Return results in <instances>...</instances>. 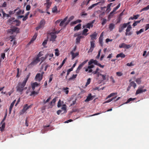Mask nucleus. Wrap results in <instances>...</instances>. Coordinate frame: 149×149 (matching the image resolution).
Here are the masks:
<instances>
[{
    "label": "nucleus",
    "mask_w": 149,
    "mask_h": 149,
    "mask_svg": "<svg viewBox=\"0 0 149 149\" xmlns=\"http://www.w3.org/2000/svg\"><path fill=\"white\" fill-rule=\"evenodd\" d=\"M16 102V100H14L13 102L10 105V108H13V107Z\"/></svg>",
    "instance_id": "51"
},
{
    "label": "nucleus",
    "mask_w": 149,
    "mask_h": 149,
    "mask_svg": "<svg viewBox=\"0 0 149 149\" xmlns=\"http://www.w3.org/2000/svg\"><path fill=\"white\" fill-rule=\"evenodd\" d=\"M101 51V49H100L99 50V51L98 52V54L97 56L96 57V58H97V59L99 58L100 57V56Z\"/></svg>",
    "instance_id": "58"
},
{
    "label": "nucleus",
    "mask_w": 149,
    "mask_h": 149,
    "mask_svg": "<svg viewBox=\"0 0 149 149\" xmlns=\"http://www.w3.org/2000/svg\"><path fill=\"white\" fill-rule=\"evenodd\" d=\"M127 27L126 24H120L119 28V32H121L124 28Z\"/></svg>",
    "instance_id": "7"
},
{
    "label": "nucleus",
    "mask_w": 149,
    "mask_h": 149,
    "mask_svg": "<svg viewBox=\"0 0 149 149\" xmlns=\"http://www.w3.org/2000/svg\"><path fill=\"white\" fill-rule=\"evenodd\" d=\"M45 21L44 19L41 20L40 23L39 25L41 27H43L45 24Z\"/></svg>",
    "instance_id": "28"
},
{
    "label": "nucleus",
    "mask_w": 149,
    "mask_h": 149,
    "mask_svg": "<svg viewBox=\"0 0 149 149\" xmlns=\"http://www.w3.org/2000/svg\"><path fill=\"white\" fill-rule=\"evenodd\" d=\"M130 85L131 87L133 86L134 88H135L136 86V84L134 81L131 82L130 84Z\"/></svg>",
    "instance_id": "33"
},
{
    "label": "nucleus",
    "mask_w": 149,
    "mask_h": 149,
    "mask_svg": "<svg viewBox=\"0 0 149 149\" xmlns=\"http://www.w3.org/2000/svg\"><path fill=\"white\" fill-rule=\"evenodd\" d=\"M26 84L24 81L22 83L19 82L18 83L16 87L17 91L20 92H22L24 89V87L25 86Z\"/></svg>",
    "instance_id": "1"
},
{
    "label": "nucleus",
    "mask_w": 149,
    "mask_h": 149,
    "mask_svg": "<svg viewBox=\"0 0 149 149\" xmlns=\"http://www.w3.org/2000/svg\"><path fill=\"white\" fill-rule=\"evenodd\" d=\"M92 63H94L95 64L97 65L99 63L96 60H94L93 59H91L88 62V65H91Z\"/></svg>",
    "instance_id": "9"
},
{
    "label": "nucleus",
    "mask_w": 149,
    "mask_h": 149,
    "mask_svg": "<svg viewBox=\"0 0 149 149\" xmlns=\"http://www.w3.org/2000/svg\"><path fill=\"white\" fill-rule=\"evenodd\" d=\"M141 20H138L137 21H134V23H133V26L134 27L135 26L137 25L141 21Z\"/></svg>",
    "instance_id": "39"
},
{
    "label": "nucleus",
    "mask_w": 149,
    "mask_h": 149,
    "mask_svg": "<svg viewBox=\"0 0 149 149\" xmlns=\"http://www.w3.org/2000/svg\"><path fill=\"white\" fill-rule=\"evenodd\" d=\"M88 61V60L87 59L81 63L78 66L76 71V72L77 74L79 73V71L84 65Z\"/></svg>",
    "instance_id": "2"
},
{
    "label": "nucleus",
    "mask_w": 149,
    "mask_h": 149,
    "mask_svg": "<svg viewBox=\"0 0 149 149\" xmlns=\"http://www.w3.org/2000/svg\"><path fill=\"white\" fill-rule=\"evenodd\" d=\"M46 2L45 3L47 9H49L51 6L52 3L49 0H46Z\"/></svg>",
    "instance_id": "14"
},
{
    "label": "nucleus",
    "mask_w": 149,
    "mask_h": 149,
    "mask_svg": "<svg viewBox=\"0 0 149 149\" xmlns=\"http://www.w3.org/2000/svg\"><path fill=\"white\" fill-rule=\"evenodd\" d=\"M48 55H49L48 54H47L45 55V57H42L40 58V61H41V62L40 63L43 61H44L47 57Z\"/></svg>",
    "instance_id": "32"
},
{
    "label": "nucleus",
    "mask_w": 149,
    "mask_h": 149,
    "mask_svg": "<svg viewBox=\"0 0 149 149\" xmlns=\"http://www.w3.org/2000/svg\"><path fill=\"white\" fill-rule=\"evenodd\" d=\"M116 94H117V93H111V94H110L108 96L107 98H110Z\"/></svg>",
    "instance_id": "52"
},
{
    "label": "nucleus",
    "mask_w": 149,
    "mask_h": 149,
    "mask_svg": "<svg viewBox=\"0 0 149 149\" xmlns=\"http://www.w3.org/2000/svg\"><path fill=\"white\" fill-rule=\"evenodd\" d=\"M13 32H16L17 33L19 32V29L17 27H14L12 28L11 29Z\"/></svg>",
    "instance_id": "26"
},
{
    "label": "nucleus",
    "mask_w": 149,
    "mask_h": 149,
    "mask_svg": "<svg viewBox=\"0 0 149 149\" xmlns=\"http://www.w3.org/2000/svg\"><path fill=\"white\" fill-rule=\"evenodd\" d=\"M2 13L3 14V17L4 18L5 17H9V15L8 14H7L4 13V11L3 10L2 11Z\"/></svg>",
    "instance_id": "42"
},
{
    "label": "nucleus",
    "mask_w": 149,
    "mask_h": 149,
    "mask_svg": "<svg viewBox=\"0 0 149 149\" xmlns=\"http://www.w3.org/2000/svg\"><path fill=\"white\" fill-rule=\"evenodd\" d=\"M90 43L91 47L88 51V52H92L95 47V41H91L90 42Z\"/></svg>",
    "instance_id": "6"
},
{
    "label": "nucleus",
    "mask_w": 149,
    "mask_h": 149,
    "mask_svg": "<svg viewBox=\"0 0 149 149\" xmlns=\"http://www.w3.org/2000/svg\"><path fill=\"white\" fill-rule=\"evenodd\" d=\"M102 25L103 26L107 22V19L104 18H103L102 19Z\"/></svg>",
    "instance_id": "37"
},
{
    "label": "nucleus",
    "mask_w": 149,
    "mask_h": 149,
    "mask_svg": "<svg viewBox=\"0 0 149 149\" xmlns=\"http://www.w3.org/2000/svg\"><path fill=\"white\" fill-rule=\"evenodd\" d=\"M131 47L130 45H127L125 43H122L120 44L119 45V47L120 48H123L126 49L130 48Z\"/></svg>",
    "instance_id": "5"
},
{
    "label": "nucleus",
    "mask_w": 149,
    "mask_h": 149,
    "mask_svg": "<svg viewBox=\"0 0 149 149\" xmlns=\"http://www.w3.org/2000/svg\"><path fill=\"white\" fill-rule=\"evenodd\" d=\"M51 98L50 97H49L46 100H44L43 101V103L44 104H45L46 103L49 102V101L51 99Z\"/></svg>",
    "instance_id": "55"
},
{
    "label": "nucleus",
    "mask_w": 149,
    "mask_h": 149,
    "mask_svg": "<svg viewBox=\"0 0 149 149\" xmlns=\"http://www.w3.org/2000/svg\"><path fill=\"white\" fill-rule=\"evenodd\" d=\"M29 77V75H28L27 76L26 78H25L24 79V80L23 81L24 82H25L26 83L27 81H28V80Z\"/></svg>",
    "instance_id": "60"
},
{
    "label": "nucleus",
    "mask_w": 149,
    "mask_h": 149,
    "mask_svg": "<svg viewBox=\"0 0 149 149\" xmlns=\"http://www.w3.org/2000/svg\"><path fill=\"white\" fill-rule=\"evenodd\" d=\"M116 98V97H113V98H111V99H110L106 101L105 102V103H109V102H111V101H112L113 100L115 99Z\"/></svg>",
    "instance_id": "49"
},
{
    "label": "nucleus",
    "mask_w": 149,
    "mask_h": 149,
    "mask_svg": "<svg viewBox=\"0 0 149 149\" xmlns=\"http://www.w3.org/2000/svg\"><path fill=\"white\" fill-rule=\"evenodd\" d=\"M74 18V16H71V17H70L68 20H69V22H70L71 21L73 20Z\"/></svg>",
    "instance_id": "64"
},
{
    "label": "nucleus",
    "mask_w": 149,
    "mask_h": 149,
    "mask_svg": "<svg viewBox=\"0 0 149 149\" xmlns=\"http://www.w3.org/2000/svg\"><path fill=\"white\" fill-rule=\"evenodd\" d=\"M81 20L80 19H77L75 21L72 22L70 23V25L71 26H72L76 24L77 23L81 22Z\"/></svg>",
    "instance_id": "15"
},
{
    "label": "nucleus",
    "mask_w": 149,
    "mask_h": 149,
    "mask_svg": "<svg viewBox=\"0 0 149 149\" xmlns=\"http://www.w3.org/2000/svg\"><path fill=\"white\" fill-rule=\"evenodd\" d=\"M40 52L39 54H38L36 59L32 62L31 63V64L35 65L37 64L40 61V60L39 58L41 56V55H40Z\"/></svg>",
    "instance_id": "4"
},
{
    "label": "nucleus",
    "mask_w": 149,
    "mask_h": 149,
    "mask_svg": "<svg viewBox=\"0 0 149 149\" xmlns=\"http://www.w3.org/2000/svg\"><path fill=\"white\" fill-rule=\"evenodd\" d=\"M105 14V13L104 12H103L102 13L99 15V17L100 18H102L103 16H104V15Z\"/></svg>",
    "instance_id": "63"
},
{
    "label": "nucleus",
    "mask_w": 149,
    "mask_h": 149,
    "mask_svg": "<svg viewBox=\"0 0 149 149\" xmlns=\"http://www.w3.org/2000/svg\"><path fill=\"white\" fill-rule=\"evenodd\" d=\"M1 124H2L1 126L0 127V130L1 132H2L4 130L5 128V123H3Z\"/></svg>",
    "instance_id": "30"
},
{
    "label": "nucleus",
    "mask_w": 149,
    "mask_h": 149,
    "mask_svg": "<svg viewBox=\"0 0 149 149\" xmlns=\"http://www.w3.org/2000/svg\"><path fill=\"white\" fill-rule=\"evenodd\" d=\"M136 82L138 84H140L141 83V78H137L136 81Z\"/></svg>",
    "instance_id": "54"
},
{
    "label": "nucleus",
    "mask_w": 149,
    "mask_h": 149,
    "mask_svg": "<svg viewBox=\"0 0 149 149\" xmlns=\"http://www.w3.org/2000/svg\"><path fill=\"white\" fill-rule=\"evenodd\" d=\"M106 74L107 73H106L105 74H99V75L102 77V78L103 81L106 80L107 79V80H108L109 79L108 77V76H107Z\"/></svg>",
    "instance_id": "19"
},
{
    "label": "nucleus",
    "mask_w": 149,
    "mask_h": 149,
    "mask_svg": "<svg viewBox=\"0 0 149 149\" xmlns=\"http://www.w3.org/2000/svg\"><path fill=\"white\" fill-rule=\"evenodd\" d=\"M43 77L40 75V73H38L36 76L35 79L40 81L42 79Z\"/></svg>",
    "instance_id": "8"
},
{
    "label": "nucleus",
    "mask_w": 149,
    "mask_h": 149,
    "mask_svg": "<svg viewBox=\"0 0 149 149\" xmlns=\"http://www.w3.org/2000/svg\"><path fill=\"white\" fill-rule=\"evenodd\" d=\"M116 74L118 76H121L123 75V74L121 72H116Z\"/></svg>",
    "instance_id": "57"
},
{
    "label": "nucleus",
    "mask_w": 149,
    "mask_h": 149,
    "mask_svg": "<svg viewBox=\"0 0 149 149\" xmlns=\"http://www.w3.org/2000/svg\"><path fill=\"white\" fill-rule=\"evenodd\" d=\"M135 98H130L126 102H125V104H127L130 102L131 101L134 100H135Z\"/></svg>",
    "instance_id": "45"
},
{
    "label": "nucleus",
    "mask_w": 149,
    "mask_h": 149,
    "mask_svg": "<svg viewBox=\"0 0 149 149\" xmlns=\"http://www.w3.org/2000/svg\"><path fill=\"white\" fill-rule=\"evenodd\" d=\"M70 54L72 55V60L76 56H77L79 55L78 53L77 52L74 53L73 52V51H71L70 52Z\"/></svg>",
    "instance_id": "18"
},
{
    "label": "nucleus",
    "mask_w": 149,
    "mask_h": 149,
    "mask_svg": "<svg viewBox=\"0 0 149 149\" xmlns=\"http://www.w3.org/2000/svg\"><path fill=\"white\" fill-rule=\"evenodd\" d=\"M73 70H72V68H70L68 70L67 72V76H68L70 74V72L72 71Z\"/></svg>",
    "instance_id": "61"
},
{
    "label": "nucleus",
    "mask_w": 149,
    "mask_h": 149,
    "mask_svg": "<svg viewBox=\"0 0 149 149\" xmlns=\"http://www.w3.org/2000/svg\"><path fill=\"white\" fill-rule=\"evenodd\" d=\"M55 55L56 56H58L59 55V52H58V49H56L55 50Z\"/></svg>",
    "instance_id": "50"
},
{
    "label": "nucleus",
    "mask_w": 149,
    "mask_h": 149,
    "mask_svg": "<svg viewBox=\"0 0 149 149\" xmlns=\"http://www.w3.org/2000/svg\"><path fill=\"white\" fill-rule=\"evenodd\" d=\"M83 37V36L80 35L78 37H77L76 39V43H79L80 41V40L81 38Z\"/></svg>",
    "instance_id": "34"
},
{
    "label": "nucleus",
    "mask_w": 149,
    "mask_h": 149,
    "mask_svg": "<svg viewBox=\"0 0 149 149\" xmlns=\"http://www.w3.org/2000/svg\"><path fill=\"white\" fill-rule=\"evenodd\" d=\"M115 27V25L112 23H110L109 25V29L112 31Z\"/></svg>",
    "instance_id": "20"
},
{
    "label": "nucleus",
    "mask_w": 149,
    "mask_h": 149,
    "mask_svg": "<svg viewBox=\"0 0 149 149\" xmlns=\"http://www.w3.org/2000/svg\"><path fill=\"white\" fill-rule=\"evenodd\" d=\"M139 15H133V17H130L129 19V20H130L131 19L133 20V19H137L138 17L139 16Z\"/></svg>",
    "instance_id": "27"
},
{
    "label": "nucleus",
    "mask_w": 149,
    "mask_h": 149,
    "mask_svg": "<svg viewBox=\"0 0 149 149\" xmlns=\"http://www.w3.org/2000/svg\"><path fill=\"white\" fill-rule=\"evenodd\" d=\"M146 91V89H142L141 88H138L136 91V95H137L140 93H141L143 92H145Z\"/></svg>",
    "instance_id": "10"
},
{
    "label": "nucleus",
    "mask_w": 149,
    "mask_h": 149,
    "mask_svg": "<svg viewBox=\"0 0 149 149\" xmlns=\"http://www.w3.org/2000/svg\"><path fill=\"white\" fill-rule=\"evenodd\" d=\"M88 31V30L87 29H84L82 31V35L85 36H87L88 35V33H86Z\"/></svg>",
    "instance_id": "31"
},
{
    "label": "nucleus",
    "mask_w": 149,
    "mask_h": 149,
    "mask_svg": "<svg viewBox=\"0 0 149 149\" xmlns=\"http://www.w3.org/2000/svg\"><path fill=\"white\" fill-rule=\"evenodd\" d=\"M68 19V17H66L65 18L63 19L61 22L60 24V26H63L64 25V24H65V22Z\"/></svg>",
    "instance_id": "24"
},
{
    "label": "nucleus",
    "mask_w": 149,
    "mask_h": 149,
    "mask_svg": "<svg viewBox=\"0 0 149 149\" xmlns=\"http://www.w3.org/2000/svg\"><path fill=\"white\" fill-rule=\"evenodd\" d=\"M38 94V93L35 92V91H33L31 93V94H30V96H31L33 95H37Z\"/></svg>",
    "instance_id": "56"
},
{
    "label": "nucleus",
    "mask_w": 149,
    "mask_h": 149,
    "mask_svg": "<svg viewBox=\"0 0 149 149\" xmlns=\"http://www.w3.org/2000/svg\"><path fill=\"white\" fill-rule=\"evenodd\" d=\"M93 24L91 23H88L85 26H84V27H86L87 28H88L90 29V27H93Z\"/></svg>",
    "instance_id": "29"
},
{
    "label": "nucleus",
    "mask_w": 149,
    "mask_h": 149,
    "mask_svg": "<svg viewBox=\"0 0 149 149\" xmlns=\"http://www.w3.org/2000/svg\"><path fill=\"white\" fill-rule=\"evenodd\" d=\"M77 74H73L72 77H70L69 79H68V80L69 81H70L71 80H72L73 79H75V78H76L77 77Z\"/></svg>",
    "instance_id": "40"
},
{
    "label": "nucleus",
    "mask_w": 149,
    "mask_h": 149,
    "mask_svg": "<svg viewBox=\"0 0 149 149\" xmlns=\"http://www.w3.org/2000/svg\"><path fill=\"white\" fill-rule=\"evenodd\" d=\"M97 36V34L95 32L93 34L91 35L90 36L91 38V40H93L96 39V37Z\"/></svg>",
    "instance_id": "22"
},
{
    "label": "nucleus",
    "mask_w": 149,
    "mask_h": 149,
    "mask_svg": "<svg viewBox=\"0 0 149 149\" xmlns=\"http://www.w3.org/2000/svg\"><path fill=\"white\" fill-rule=\"evenodd\" d=\"M39 86L40 84H38L37 82L33 83L31 84L32 88L33 90H35L36 87Z\"/></svg>",
    "instance_id": "16"
},
{
    "label": "nucleus",
    "mask_w": 149,
    "mask_h": 149,
    "mask_svg": "<svg viewBox=\"0 0 149 149\" xmlns=\"http://www.w3.org/2000/svg\"><path fill=\"white\" fill-rule=\"evenodd\" d=\"M120 3L116 7L113 8V10L109 13L108 16L109 18H111L113 16L114 14H115L114 13L120 7Z\"/></svg>",
    "instance_id": "3"
},
{
    "label": "nucleus",
    "mask_w": 149,
    "mask_h": 149,
    "mask_svg": "<svg viewBox=\"0 0 149 149\" xmlns=\"http://www.w3.org/2000/svg\"><path fill=\"white\" fill-rule=\"evenodd\" d=\"M44 66H45L44 69V70L45 71H46L47 70L48 67L50 66L49 65L47 64V63H44L42 65V66L41 67V68L42 69H43V67Z\"/></svg>",
    "instance_id": "17"
},
{
    "label": "nucleus",
    "mask_w": 149,
    "mask_h": 149,
    "mask_svg": "<svg viewBox=\"0 0 149 149\" xmlns=\"http://www.w3.org/2000/svg\"><path fill=\"white\" fill-rule=\"evenodd\" d=\"M144 31V30L143 29H140V30L139 31H136V34L138 35L139 34L143 32Z\"/></svg>",
    "instance_id": "47"
},
{
    "label": "nucleus",
    "mask_w": 149,
    "mask_h": 149,
    "mask_svg": "<svg viewBox=\"0 0 149 149\" xmlns=\"http://www.w3.org/2000/svg\"><path fill=\"white\" fill-rule=\"evenodd\" d=\"M148 9H149V4L146 7L142 9L140 11V12H141L143 11H146L148 10Z\"/></svg>",
    "instance_id": "36"
},
{
    "label": "nucleus",
    "mask_w": 149,
    "mask_h": 149,
    "mask_svg": "<svg viewBox=\"0 0 149 149\" xmlns=\"http://www.w3.org/2000/svg\"><path fill=\"white\" fill-rule=\"evenodd\" d=\"M91 79L90 78H89L87 80V82H86L85 86H87L88 84H89L90 82H91Z\"/></svg>",
    "instance_id": "48"
},
{
    "label": "nucleus",
    "mask_w": 149,
    "mask_h": 149,
    "mask_svg": "<svg viewBox=\"0 0 149 149\" xmlns=\"http://www.w3.org/2000/svg\"><path fill=\"white\" fill-rule=\"evenodd\" d=\"M132 27L131 26V25H129L127 28V29H126V32H129L131 29H132Z\"/></svg>",
    "instance_id": "41"
},
{
    "label": "nucleus",
    "mask_w": 149,
    "mask_h": 149,
    "mask_svg": "<svg viewBox=\"0 0 149 149\" xmlns=\"http://www.w3.org/2000/svg\"><path fill=\"white\" fill-rule=\"evenodd\" d=\"M99 70V68H97L96 69V70L95 71L92 72V73L93 74H96L97 73L99 74V72H98V71Z\"/></svg>",
    "instance_id": "53"
},
{
    "label": "nucleus",
    "mask_w": 149,
    "mask_h": 149,
    "mask_svg": "<svg viewBox=\"0 0 149 149\" xmlns=\"http://www.w3.org/2000/svg\"><path fill=\"white\" fill-rule=\"evenodd\" d=\"M69 88L68 87H66L65 88H63V90L64 91V92L66 93V94H68V93L69 91L68 89Z\"/></svg>",
    "instance_id": "46"
},
{
    "label": "nucleus",
    "mask_w": 149,
    "mask_h": 149,
    "mask_svg": "<svg viewBox=\"0 0 149 149\" xmlns=\"http://www.w3.org/2000/svg\"><path fill=\"white\" fill-rule=\"evenodd\" d=\"M31 107V105L28 106L27 104H26L24 106L23 109L22 110V111L23 113L26 110Z\"/></svg>",
    "instance_id": "13"
},
{
    "label": "nucleus",
    "mask_w": 149,
    "mask_h": 149,
    "mask_svg": "<svg viewBox=\"0 0 149 149\" xmlns=\"http://www.w3.org/2000/svg\"><path fill=\"white\" fill-rule=\"evenodd\" d=\"M31 8V6L29 5H28L26 6V10L27 11L30 10Z\"/></svg>",
    "instance_id": "62"
},
{
    "label": "nucleus",
    "mask_w": 149,
    "mask_h": 149,
    "mask_svg": "<svg viewBox=\"0 0 149 149\" xmlns=\"http://www.w3.org/2000/svg\"><path fill=\"white\" fill-rule=\"evenodd\" d=\"M125 57V55L123 53H121L119 54H118L116 56V57L117 58L119 57H121L122 58H124Z\"/></svg>",
    "instance_id": "25"
},
{
    "label": "nucleus",
    "mask_w": 149,
    "mask_h": 149,
    "mask_svg": "<svg viewBox=\"0 0 149 149\" xmlns=\"http://www.w3.org/2000/svg\"><path fill=\"white\" fill-rule=\"evenodd\" d=\"M99 4V3H97L93 4L91 6H90V7H89L88 8V9L89 10H90L92 8L94 7L95 6H97V5H98Z\"/></svg>",
    "instance_id": "38"
},
{
    "label": "nucleus",
    "mask_w": 149,
    "mask_h": 149,
    "mask_svg": "<svg viewBox=\"0 0 149 149\" xmlns=\"http://www.w3.org/2000/svg\"><path fill=\"white\" fill-rule=\"evenodd\" d=\"M66 106L65 104L63 105V107L61 108L64 111V112L63 113H66L67 112Z\"/></svg>",
    "instance_id": "44"
},
{
    "label": "nucleus",
    "mask_w": 149,
    "mask_h": 149,
    "mask_svg": "<svg viewBox=\"0 0 149 149\" xmlns=\"http://www.w3.org/2000/svg\"><path fill=\"white\" fill-rule=\"evenodd\" d=\"M57 8L56 6H54L52 8V11L53 13H57Z\"/></svg>",
    "instance_id": "35"
},
{
    "label": "nucleus",
    "mask_w": 149,
    "mask_h": 149,
    "mask_svg": "<svg viewBox=\"0 0 149 149\" xmlns=\"http://www.w3.org/2000/svg\"><path fill=\"white\" fill-rule=\"evenodd\" d=\"M51 38L50 39V41H52L53 42L55 40V39L56 38V34L54 33H51Z\"/></svg>",
    "instance_id": "12"
},
{
    "label": "nucleus",
    "mask_w": 149,
    "mask_h": 149,
    "mask_svg": "<svg viewBox=\"0 0 149 149\" xmlns=\"http://www.w3.org/2000/svg\"><path fill=\"white\" fill-rule=\"evenodd\" d=\"M99 42L101 46H103V38L99 37Z\"/></svg>",
    "instance_id": "43"
},
{
    "label": "nucleus",
    "mask_w": 149,
    "mask_h": 149,
    "mask_svg": "<svg viewBox=\"0 0 149 149\" xmlns=\"http://www.w3.org/2000/svg\"><path fill=\"white\" fill-rule=\"evenodd\" d=\"M81 24L79 23L78 24L74 27V31H78L81 29Z\"/></svg>",
    "instance_id": "21"
},
{
    "label": "nucleus",
    "mask_w": 149,
    "mask_h": 149,
    "mask_svg": "<svg viewBox=\"0 0 149 149\" xmlns=\"http://www.w3.org/2000/svg\"><path fill=\"white\" fill-rule=\"evenodd\" d=\"M56 102V99L54 98L50 102L51 105H52L53 104H54Z\"/></svg>",
    "instance_id": "59"
},
{
    "label": "nucleus",
    "mask_w": 149,
    "mask_h": 149,
    "mask_svg": "<svg viewBox=\"0 0 149 149\" xmlns=\"http://www.w3.org/2000/svg\"><path fill=\"white\" fill-rule=\"evenodd\" d=\"M37 33H35L33 36V37L32 38L31 40L29 42V44H30L31 43L33 42V41H34L36 39L37 37Z\"/></svg>",
    "instance_id": "23"
},
{
    "label": "nucleus",
    "mask_w": 149,
    "mask_h": 149,
    "mask_svg": "<svg viewBox=\"0 0 149 149\" xmlns=\"http://www.w3.org/2000/svg\"><path fill=\"white\" fill-rule=\"evenodd\" d=\"M93 98V96H91V94H88V96L87 97L86 99L85 100V102H88L90 100H92Z\"/></svg>",
    "instance_id": "11"
}]
</instances>
